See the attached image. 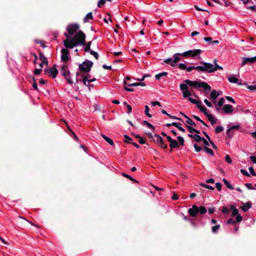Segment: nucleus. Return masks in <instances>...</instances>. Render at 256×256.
I'll return each instance as SVG.
<instances>
[{
  "label": "nucleus",
  "instance_id": "338daca9",
  "mask_svg": "<svg viewBox=\"0 0 256 256\" xmlns=\"http://www.w3.org/2000/svg\"><path fill=\"white\" fill-rule=\"evenodd\" d=\"M186 126L188 127V131L190 133L192 134L193 132H194V131H195V128L190 126Z\"/></svg>",
  "mask_w": 256,
  "mask_h": 256
},
{
  "label": "nucleus",
  "instance_id": "aec40b11",
  "mask_svg": "<svg viewBox=\"0 0 256 256\" xmlns=\"http://www.w3.org/2000/svg\"><path fill=\"white\" fill-rule=\"evenodd\" d=\"M251 206V202H249L244 204L243 206H241V208L244 212H246L250 208Z\"/></svg>",
  "mask_w": 256,
  "mask_h": 256
},
{
  "label": "nucleus",
  "instance_id": "58836bf2",
  "mask_svg": "<svg viewBox=\"0 0 256 256\" xmlns=\"http://www.w3.org/2000/svg\"><path fill=\"white\" fill-rule=\"evenodd\" d=\"M145 110L144 113L149 118H152V116L149 113V107L148 106H144Z\"/></svg>",
  "mask_w": 256,
  "mask_h": 256
},
{
  "label": "nucleus",
  "instance_id": "6ab92c4d",
  "mask_svg": "<svg viewBox=\"0 0 256 256\" xmlns=\"http://www.w3.org/2000/svg\"><path fill=\"white\" fill-rule=\"evenodd\" d=\"M39 58L42 64H45L46 65L48 64V61L47 60V59L44 56V54L40 52L39 54Z\"/></svg>",
  "mask_w": 256,
  "mask_h": 256
},
{
  "label": "nucleus",
  "instance_id": "72a5a7b5",
  "mask_svg": "<svg viewBox=\"0 0 256 256\" xmlns=\"http://www.w3.org/2000/svg\"><path fill=\"white\" fill-rule=\"evenodd\" d=\"M195 70L198 72H205L204 64H203V66H195Z\"/></svg>",
  "mask_w": 256,
  "mask_h": 256
},
{
  "label": "nucleus",
  "instance_id": "9d476101",
  "mask_svg": "<svg viewBox=\"0 0 256 256\" xmlns=\"http://www.w3.org/2000/svg\"><path fill=\"white\" fill-rule=\"evenodd\" d=\"M66 48H62L61 50L62 52V56H61V59L64 62H66L68 61L69 57V51Z\"/></svg>",
  "mask_w": 256,
  "mask_h": 256
},
{
  "label": "nucleus",
  "instance_id": "bb28decb",
  "mask_svg": "<svg viewBox=\"0 0 256 256\" xmlns=\"http://www.w3.org/2000/svg\"><path fill=\"white\" fill-rule=\"evenodd\" d=\"M184 117L186 118V122L190 125L196 126V124L186 115H184Z\"/></svg>",
  "mask_w": 256,
  "mask_h": 256
},
{
  "label": "nucleus",
  "instance_id": "052dcab7",
  "mask_svg": "<svg viewBox=\"0 0 256 256\" xmlns=\"http://www.w3.org/2000/svg\"><path fill=\"white\" fill-rule=\"evenodd\" d=\"M222 212L224 214H226L229 212V210L227 208L224 206L222 208Z\"/></svg>",
  "mask_w": 256,
  "mask_h": 256
},
{
  "label": "nucleus",
  "instance_id": "13d9d810",
  "mask_svg": "<svg viewBox=\"0 0 256 256\" xmlns=\"http://www.w3.org/2000/svg\"><path fill=\"white\" fill-rule=\"evenodd\" d=\"M248 170H249V172H250V174L253 176H255L256 175V172L254 170V168H252V167H250L248 168Z\"/></svg>",
  "mask_w": 256,
  "mask_h": 256
},
{
  "label": "nucleus",
  "instance_id": "de8ad7c7",
  "mask_svg": "<svg viewBox=\"0 0 256 256\" xmlns=\"http://www.w3.org/2000/svg\"><path fill=\"white\" fill-rule=\"evenodd\" d=\"M200 186L205 188H206L208 189H210V190H214V188L210 186V185H208V184H200Z\"/></svg>",
  "mask_w": 256,
  "mask_h": 256
},
{
  "label": "nucleus",
  "instance_id": "680f3d73",
  "mask_svg": "<svg viewBox=\"0 0 256 256\" xmlns=\"http://www.w3.org/2000/svg\"><path fill=\"white\" fill-rule=\"evenodd\" d=\"M194 148L195 149V150L196 152H199L201 150L202 148H200V146H198V144H194Z\"/></svg>",
  "mask_w": 256,
  "mask_h": 256
},
{
  "label": "nucleus",
  "instance_id": "a878e982",
  "mask_svg": "<svg viewBox=\"0 0 256 256\" xmlns=\"http://www.w3.org/2000/svg\"><path fill=\"white\" fill-rule=\"evenodd\" d=\"M128 86H146V84H145V82H135V83L128 84Z\"/></svg>",
  "mask_w": 256,
  "mask_h": 256
},
{
  "label": "nucleus",
  "instance_id": "f8f14e48",
  "mask_svg": "<svg viewBox=\"0 0 256 256\" xmlns=\"http://www.w3.org/2000/svg\"><path fill=\"white\" fill-rule=\"evenodd\" d=\"M234 110L232 106L230 104H225L222 108H220V112H223L224 114H230Z\"/></svg>",
  "mask_w": 256,
  "mask_h": 256
},
{
  "label": "nucleus",
  "instance_id": "09e8293b",
  "mask_svg": "<svg viewBox=\"0 0 256 256\" xmlns=\"http://www.w3.org/2000/svg\"><path fill=\"white\" fill-rule=\"evenodd\" d=\"M194 138L196 141L197 142H200L202 140V138H201L199 135L196 134L194 135Z\"/></svg>",
  "mask_w": 256,
  "mask_h": 256
},
{
  "label": "nucleus",
  "instance_id": "bf43d9fd",
  "mask_svg": "<svg viewBox=\"0 0 256 256\" xmlns=\"http://www.w3.org/2000/svg\"><path fill=\"white\" fill-rule=\"evenodd\" d=\"M245 186L246 188L249 190H254V188L252 186V184L250 183H246L245 184Z\"/></svg>",
  "mask_w": 256,
  "mask_h": 256
},
{
  "label": "nucleus",
  "instance_id": "3c124183",
  "mask_svg": "<svg viewBox=\"0 0 256 256\" xmlns=\"http://www.w3.org/2000/svg\"><path fill=\"white\" fill-rule=\"evenodd\" d=\"M240 172H241V173L242 174H244V176H248V177L250 176V175L248 173V172L246 170H244V169H241L240 170Z\"/></svg>",
  "mask_w": 256,
  "mask_h": 256
},
{
  "label": "nucleus",
  "instance_id": "69168bd1",
  "mask_svg": "<svg viewBox=\"0 0 256 256\" xmlns=\"http://www.w3.org/2000/svg\"><path fill=\"white\" fill-rule=\"evenodd\" d=\"M216 187L218 191L221 190L222 184L220 182H216Z\"/></svg>",
  "mask_w": 256,
  "mask_h": 256
},
{
  "label": "nucleus",
  "instance_id": "603ef678",
  "mask_svg": "<svg viewBox=\"0 0 256 256\" xmlns=\"http://www.w3.org/2000/svg\"><path fill=\"white\" fill-rule=\"evenodd\" d=\"M151 104L153 106H161V104L158 102V101H154L151 102Z\"/></svg>",
  "mask_w": 256,
  "mask_h": 256
},
{
  "label": "nucleus",
  "instance_id": "c756f323",
  "mask_svg": "<svg viewBox=\"0 0 256 256\" xmlns=\"http://www.w3.org/2000/svg\"><path fill=\"white\" fill-rule=\"evenodd\" d=\"M231 208L232 209V216H238V210L233 206H231Z\"/></svg>",
  "mask_w": 256,
  "mask_h": 256
},
{
  "label": "nucleus",
  "instance_id": "4c0bfd02",
  "mask_svg": "<svg viewBox=\"0 0 256 256\" xmlns=\"http://www.w3.org/2000/svg\"><path fill=\"white\" fill-rule=\"evenodd\" d=\"M220 226L219 224H217L212 228V230L213 233H216L218 230L220 229Z\"/></svg>",
  "mask_w": 256,
  "mask_h": 256
},
{
  "label": "nucleus",
  "instance_id": "dca6fc26",
  "mask_svg": "<svg viewBox=\"0 0 256 256\" xmlns=\"http://www.w3.org/2000/svg\"><path fill=\"white\" fill-rule=\"evenodd\" d=\"M96 80L95 78L90 79L88 78V76H84L82 78V82L84 85H85L86 86H92V85H90L89 83L91 82H93L95 81Z\"/></svg>",
  "mask_w": 256,
  "mask_h": 256
},
{
  "label": "nucleus",
  "instance_id": "ddd939ff",
  "mask_svg": "<svg viewBox=\"0 0 256 256\" xmlns=\"http://www.w3.org/2000/svg\"><path fill=\"white\" fill-rule=\"evenodd\" d=\"M205 71L208 73H212L216 72V69H214V65L212 64L204 62Z\"/></svg>",
  "mask_w": 256,
  "mask_h": 256
},
{
  "label": "nucleus",
  "instance_id": "5fc2aeb1",
  "mask_svg": "<svg viewBox=\"0 0 256 256\" xmlns=\"http://www.w3.org/2000/svg\"><path fill=\"white\" fill-rule=\"evenodd\" d=\"M106 2V0H100L98 3V8H101L102 6H103Z\"/></svg>",
  "mask_w": 256,
  "mask_h": 256
},
{
  "label": "nucleus",
  "instance_id": "393cba45",
  "mask_svg": "<svg viewBox=\"0 0 256 256\" xmlns=\"http://www.w3.org/2000/svg\"><path fill=\"white\" fill-rule=\"evenodd\" d=\"M228 80L231 83H237L238 81V78H236L234 76L232 75L228 78Z\"/></svg>",
  "mask_w": 256,
  "mask_h": 256
},
{
  "label": "nucleus",
  "instance_id": "a18cd8bd",
  "mask_svg": "<svg viewBox=\"0 0 256 256\" xmlns=\"http://www.w3.org/2000/svg\"><path fill=\"white\" fill-rule=\"evenodd\" d=\"M90 54L92 55L96 60H98L99 58V55L97 52H96L94 50H90Z\"/></svg>",
  "mask_w": 256,
  "mask_h": 256
},
{
  "label": "nucleus",
  "instance_id": "5701e85b",
  "mask_svg": "<svg viewBox=\"0 0 256 256\" xmlns=\"http://www.w3.org/2000/svg\"><path fill=\"white\" fill-rule=\"evenodd\" d=\"M172 124L173 126L176 127L180 131H181L183 132H185L184 129L181 126V124L176 122H173L172 123Z\"/></svg>",
  "mask_w": 256,
  "mask_h": 256
},
{
  "label": "nucleus",
  "instance_id": "e433bc0d",
  "mask_svg": "<svg viewBox=\"0 0 256 256\" xmlns=\"http://www.w3.org/2000/svg\"><path fill=\"white\" fill-rule=\"evenodd\" d=\"M91 44H92V42H90V41L88 42L86 44V46L84 48V51L85 52H88L89 51L90 52V50H90V46H91Z\"/></svg>",
  "mask_w": 256,
  "mask_h": 256
},
{
  "label": "nucleus",
  "instance_id": "2f4dec72",
  "mask_svg": "<svg viewBox=\"0 0 256 256\" xmlns=\"http://www.w3.org/2000/svg\"><path fill=\"white\" fill-rule=\"evenodd\" d=\"M93 18H94L92 14V12H90L86 15V16L84 18V22H87L88 20H92Z\"/></svg>",
  "mask_w": 256,
  "mask_h": 256
},
{
  "label": "nucleus",
  "instance_id": "6e6552de",
  "mask_svg": "<svg viewBox=\"0 0 256 256\" xmlns=\"http://www.w3.org/2000/svg\"><path fill=\"white\" fill-rule=\"evenodd\" d=\"M198 108L201 112H203L207 116V118L212 122V124L216 123V120L212 114L207 112V110L204 106H198Z\"/></svg>",
  "mask_w": 256,
  "mask_h": 256
},
{
  "label": "nucleus",
  "instance_id": "79ce46f5",
  "mask_svg": "<svg viewBox=\"0 0 256 256\" xmlns=\"http://www.w3.org/2000/svg\"><path fill=\"white\" fill-rule=\"evenodd\" d=\"M182 94H183V96L184 98H190L189 96L192 95L190 92L188 90L184 92H182Z\"/></svg>",
  "mask_w": 256,
  "mask_h": 256
},
{
  "label": "nucleus",
  "instance_id": "cd10ccee",
  "mask_svg": "<svg viewBox=\"0 0 256 256\" xmlns=\"http://www.w3.org/2000/svg\"><path fill=\"white\" fill-rule=\"evenodd\" d=\"M168 75V73L166 72H162L159 73L155 76V78L156 80H159L162 77L166 76Z\"/></svg>",
  "mask_w": 256,
  "mask_h": 256
},
{
  "label": "nucleus",
  "instance_id": "39448f33",
  "mask_svg": "<svg viewBox=\"0 0 256 256\" xmlns=\"http://www.w3.org/2000/svg\"><path fill=\"white\" fill-rule=\"evenodd\" d=\"M79 25L76 24H71L66 27L67 32L64 33V36L68 40L76 33L77 30L79 29Z\"/></svg>",
  "mask_w": 256,
  "mask_h": 256
},
{
  "label": "nucleus",
  "instance_id": "49530a36",
  "mask_svg": "<svg viewBox=\"0 0 256 256\" xmlns=\"http://www.w3.org/2000/svg\"><path fill=\"white\" fill-rule=\"evenodd\" d=\"M178 141L180 142V144L183 146L184 145V138L181 136H178L177 138Z\"/></svg>",
  "mask_w": 256,
  "mask_h": 256
},
{
  "label": "nucleus",
  "instance_id": "ea45409f",
  "mask_svg": "<svg viewBox=\"0 0 256 256\" xmlns=\"http://www.w3.org/2000/svg\"><path fill=\"white\" fill-rule=\"evenodd\" d=\"M224 130V128L222 126H216L215 129V132L216 134L220 133Z\"/></svg>",
  "mask_w": 256,
  "mask_h": 256
},
{
  "label": "nucleus",
  "instance_id": "6e6d98bb",
  "mask_svg": "<svg viewBox=\"0 0 256 256\" xmlns=\"http://www.w3.org/2000/svg\"><path fill=\"white\" fill-rule=\"evenodd\" d=\"M225 160L228 163V164H231L232 162V160L231 158L228 155H226L225 156Z\"/></svg>",
  "mask_w": 256,
  "mask_h": 256
},
{
  "label": "nucleus",
  "instance_id": "b1692460",
  "mask_svg": "<svg viewBox=\"0 0 256 256\" xmlns=\"http://www.w3.org/2000/svg\"><path fill=\"white\" fill-rule=\"evenodd\" d=\"M170 147L171 148H176L179 147L178 143L175 140H172V142H170Z\"/></svg>",
  "mask_w": 256,
  "mask_h": 256
},
{
  "label": "nucleus",
  "instance_id": "473e14b6",
  "mask_svg": "<svg viewBox=\"0 0 256 256\" xmlns=\"http://www.w3.org/2000/svg\"><path fill=\"white\" fill-rule=\"evenodd\" d=\"M187 84H180V88L182 91V92L188 90V86Z\"/></svg>",
  "mask_w": 256,
  "mask_h": 256
},
{
  "label": "nucleus",
  "instance_id": "423d86ee",
  "mask_svg": "<svg viewBox=\"0 0 256 256\" xmlns=\"http://www.w3.org/2000/svg\"><path fill=\"white\" fill-rule=\"evenodd\" d=\"M93 65V62L90 60H86L80 64L78 68L80 72H88Z\"/></svg>",
  "mask_w": 256,
  "mask_h": 256
},
{
  "label": "nucleus",
  "instance_id": "412c9836",
  "mask_svg": "<svg viewBox=\"0 0 256 256\" xmlns=\"http://www.w3.org/2000/svg\"><path fill=\"white\" fill-rule=\"evenodd\" d=\"M188 100L191 102L192 103L194 104H196L197 107L198 108V106H204L202 105L201 102L198 101V100H196L194 98H188Z\"/></svg>",
  "mask_w": 256,
  "mask_h": 256
},
{
  "label": "nucleus",
  "instance_id": "c85d7f7f",
  "mask_svg": "<svg viewBox=\"0 0 256 256\" xmlns=\"http://www.w3.org/2000/svg\"><path fill=\"white\" fill-rule=\"evenodd\" d=\"M223 182H224V184L226 185V186L228 188H229L230 190H233L234 189V188L232 187V184H230V182L227 180H226L225 178H224L223 179Z\"/></svg>",
  "mask_w": 256,
  "mask_h": 256
},
{
  "label": "nucleus",
  "instance_id": "2eb2a0df",
  "mask_svg": "<svg viewBox=\"0 0 256 256\" xmlns=\"http://www.w3.org/2000/svg\"><path fill=\"white\" fill-rule=\"evenodd\" d=\"M242 218L240 215H238L237 216H236V220H234L232 218H229L226 221V224H235L236 222H242Z\"/></svg>",
  "mask_w": 256,
  "mask_h": 256
},
{
  "label": "nucleus",
  "instance_id": "7ed1b4c3",
  "mask_svg": "<svg viewBox=\"0 0 256 256\" xmlns=\"http://www.w3.org/2000/svg\"><path fill=\"white\" fill-rule=\"evenodd\" d=\"M185 82L188 85L194 88H203L206 92H210L211 90L210 86L204 82L200 81H192L186 80Z\"/></svg>",
  "mask_w": 256,
  "mask_h": 256
},
{
  "label": "nucleus",
  "instance_id": "9b49d317",
  "mask_svg": "<svg viewBox=\"0 0 256 256\" xmlns=\"http://www.w3.org/2000/svg\"><path fill=\"white\" fill-rule=\"evenodd\" d=\"M242 62V66H244L246 64H252L256 62V56L252 58H243Z\"/></svg>",
  "mask_w": 256,
  "mask_h": 256
},
{
  "label": "nucleus",
  "instance_id": "4d7b16f0",
  "mask_svg": "<svg viewBox=\"0 0 256 256\" xmlns=\"http://www.w3.org/2000/svg\"><path fill=\"white\" fill-rule=\"evenodd\" d=\"M204 102L208 107L210 108L212 106V103L210 102L207 99L204 100Z\"/></svg>",
  "mask_w": 256,
  "mask_h": 256
},
{
  "label": "nucleus",
  "instance_id": "c03bdc74",
  "mask_svg": "<svg viewBox=\"0 0 256 256\" xmlns=\"http://www.w3.org/2000/svg\"><path fill=\"white\" fill-rule=\"evenodd\" d=\"M204 150L206 152L210 154V155H212V156L214 155V152L212 149H210L208 147H205Z\"/></svg>",
  "mask_w": 256,
  "mask_h": 256
},
{
  "label": "nucleus",
  "instance_id": "774afa93",
  "mask_svg": "<svg viewBox=\"0 0 256 256\" xmlns=\"http://www.w3.org/2000/svg\"><path fill=\"white\" fill-rule=\"evenodd\" d=\"M126 108L128 110L127 113L130 114L132 112V108L130 104H127Z\"/></svg>",
  "mask_w": 256,
  "mask_h": 256
},
{
  "label": "nucleus",
  "instance_id": "a19ab883",
  "mask_svg": "<svg viewBox=\"0 0 256 256\" xmlns=\"http://www.w3.org/2000/svg\"><path fill=\"white\" fill-rule=\"evenodd\" d=\"M239 128H240V126H238V125H235V126H232L228 130H227V132H232V130H238Z\"/></svg>",
  "mask_w": 256,
  "mask_h": 256
},
{
  "label": "nucleus",
  "instance_id": "f704fd0d",
  "mask_svg": "<svg viewBox=\"0 0 256 256\" xmlns=\"http://www.w3.org/2000/svg\"><path fill=\"white\" fill-rule=\"evenodd\" d=\"M64 77L66 78V80L68 83L70 84H73V81L70 76V74H66V76H64Z\"/></svg>",
  "mask_w": 256,
  "mask_h": 256
},
{
  "label": "nucleus",
  "instance_id": "1a4fd4ad",
  "mask_svg": "<svg viewBox=\"0 0 256 256\" xmlns=\"http://www.w3.org/2000/svg\"><path fill=\"white\" fill-rule=\"evenodd\" d=\"M154 137L155 138L154 139V142L158 144L162 148L164 149H166L167 148V145L164 144L163 139L158 134H155L154 135Z\"/></svg>",
  "mask_w": 256,
  "mask_h": 256
},
{
  "label": "nucleus",
  "instance_id": "0eeeda50",
  "mask_svg": "<svg viewBox=\"0 0 256 256\" xmlns=\"http://www.w3.org/2000/svg\"><path fill=\"white\" fill-rule=\"evenodd\" d=\"M44 71L46 74L52 77L53 78H56L58 73L56 64H54L53 66L50 68H47Z\"/></svg>",
  "mask_w": 256,
  "mask_h": 256
},
{
  "label": "nucleus",
  "instance_id": "c9c22d12",
  "mask_svg": "<svg viewBox=\"0 0 256 256\" xmlns=\"http://www.w3.org/2000/svg\"><path fill=\"white\" fill-rule=\"evenodd\" d=\"M214 69L215 70L216 69V71L218 70H222L223 69L222 67L218 65L217 64H216V60H214Z\"/></svg>",
  "mask_w": 256,
  "mask_h": 256
},
{
  "label": "nucleus",
  "instance_id": "864d4df0",
  "mask_svg": "<svg viewBox=\"0 0 256 256\" xmlns=\"http://www.w3.org/2000/svg\"><path fill=\"white\" fill-rule=\"evenodd\" d=\"M247 88L251 91H255L256 90V85L248 86Z\"/></svg>",
  "mask_w": 256,
  "mask_h": 256
},
{
  "label": "nucleus",
  "instance_id": "20e7f679",
  "mask_svg": "<svg viewBox=\"0 0 256 256\" xmlns=\"http://www.w3.org/2000/svg\"><path fill=\"white\" fill-rule=\"evenodd\" d=\"M189 214L192 216L194 217L198 214H204L206 212V209L204 206L198 207L196 205H193L192 207L188 210Z\"/></svg>",
  "mask_w": 256,
  "mask_h": 256
},
{
  "label": "nucleus",
  "instance_id": "4be33fe9",
  "mask_svg": "<svg viewBox=\"0 0 256 256\" xmlns=\"http://www.w3.org/2000/svg\"><path fill=\"white\" fill-rule=\"evenodd\" d=\"M101 136L110 146H113L114 144L112 140H111L110 138L108 137L107 136H105L104 134H102Z\"/></svg>",
  "mask_w": 256,
  "mask_h": 256
},
{
  "label": "nucleus",
  "instance_id": "f03ea898",
  "mask_svg": "<svg viewBox=\"0 0 256 256\" xmlns=\"http://www.w3.org/2000/svg\"><path fill=\"white\" fill-rule=\"evenodd\" d=\"M86 34L82 30H80L70 38L64 40L63 43L66 48L72 49L75 46H84L86 44Z\"/></svg>",
  "mask_w": 256,
  "mask_h": 256
},
{
  "label": "nucleus",
  "instance_id": "e2e57ef3",
  "mask_svg": "<svg viewBox=\"0 0 256 256\" xmlns=\"http://www.w3.org/2000/svg\"><path fill=\"white\" fill-rule=\"evenodd\" d=\"M226 99L230 102H232V103H233V104H234L235 103V101L234 100V98L230 96H226Z\"/></svg>",
  "mask_w": 256,
  "mask_h": 256
},
{
  "label": "nucleus",
  "instance_id": "f3484780",
  "mask_svg": "<svg viewBox=\"0 0 256 256\" xmlns=\"http://www.w3.org/2000/svg\"><path fill=\"white\" fill-rule=\"evenodd\" d=\"M224 102H225L224 98H220L218 100V102L216 104V102L214 103L215 104L216 110L217 112H220V108H218V106H219V107L222 106L224 104Z\"/></svg>",
  "mask_w": 256,
  "mask_h": 256
},
{
  "label": "nucleus",
  "instance_id": "7c9ffc66",
  "mask_svg": "<svg viewBox=\"0 0 256 256\" xmlns=\"http://www.w3.org/2000/svg\"><path fill=\"white\" fill-rule=\"evenodd\" d=\"M142 124L144 125H146L149 128L152 130H154V127L151 124H150L146 120H144L142 122Z\"/></svg>",
  "mask_w": 256,
  "mask_h": 256
},
{
  "label": "nucleus",
  "instance_id": "a211bd4d",
  "mask_svg": "<svg viewBox=\"0 0 256 256\" xmlns=\"http://www.w3.org/2000/svg\"><path fill=\"white\" fill-rule=\"evenodd\" d=\"M60 73L64 76L66 75L70 74V70H68V66L66 64H63L60 70Z\"/></svg>",
  "mask_w": 256,
  "mask_h": 256
},
{
  "label": "nucleus",
  "instance_id": "f257e3e1",
  "mask_svg": "<svg viewBox=\"0 0 256 256\" xmlns=\"http://www.w3.org/2000/svg\"><path fill=\"white\" fill-rule=\"evenodd\" d=\"M202 50L200 49L189 50L183 53H176L174 54L172 58H168L164 60V62L166 64L170 65L172 66H176V64L180 60V56H192L194 58L198 56V58H200V54Z\"/></svg>",
  "mask_w": 256,
  "mask_h": 256
},
{
  "label": "nucleus",
  "instance_id": "4468645a",
  "mask_svg": "<svg viewBox=\"0 0 256 256\" xmlns=\"http://www.w3.org/2000/svg\"><path fill=\"white\" fill-rule=\"evenodd\" d=\"M220 95V92L215 90H213L210 94L209 98L212 99L214 103H216V98Z\"/></svg>",
  "mask_w": 256,
  "mask_h": 256
},
{
  "label": "nucleus",
  "instance_id": "37998d69",
  "mask_svg": "<svg viewBox=\"0 0 256 256\" xmlns=\"http://www.w3.org/2000/svg\"><path fill=\"white\" fill-rule=\"evenodd\" d=\"M122 176L125 178H128V179H130V180L132 181H134V182H138L136 180H135L134 178H133L131 176H129L128 174H125V173H122Z\"/></svg>",
  "mask_w": 256,
  "mask_h": 256
},
{
  "label": "nucleus",
  "instance_id": "0e129e2a",
  "mask_svg": "<svg viewBox=\"0 0 256 256\" xmlns=\"http://www.w3.org/2000/svg\"><path fill=\"white\" fill-rule=\"evenodd\" d=\"M42 71L41 68H36L34 70V74L35 75H38Z\"/></svg>",
  "mask_w": 256,
  "mask_h": 256
},
{
  "label": "nucleus",
  "instance_id": "8fccbe9b",
  "mask_svg": "<svg viewBox=\"0 0 256 256\" xmlns=\"http://www.w3.org/2000/svg\"><path fill=\"white\" fill-rule=\"evenodd\" d=\"M178 68L180 70H186V66L185 64L183 63H180L178 64Z\"/></svg>",
  "mask_w": 256,
  "mask_h": 256
}]
</instances>
